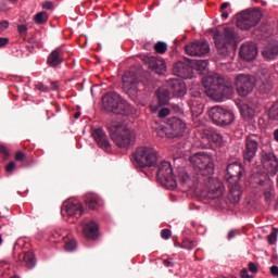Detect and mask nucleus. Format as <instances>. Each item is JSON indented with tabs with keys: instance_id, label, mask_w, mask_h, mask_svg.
I'll return each instance as SVG.
<instances>
[{
	"instance_id": "f257e3e1",
	"label": "nucleus",
	"mask_w": 278,
	"mask_h": 278,
	"mask_svg": "<svg viewBox=\"0 0 278 278\" xmlns=\"http://www.w3.org/2000/svg\"><path fill=\"white\" fill-rule=\"evenodd\" d=\"M242 175H244V167H242V164L238 162L228 164L225 179L228 182V199L230 203H240V199L242 198V187L239 181L242 179Z\"/></svg>"
},
{
	"instance_id": "f03ea898",
	"label": "nucleus",
	"mask_w": 278,
	"mask_h": 278,
	"mask_svg": "<svg viewBox=\"0 0 278 278\" xmlns=\"http://www.w3.org/2000/svg\"><path fill=\"white\" fill-rule=\"evenodd\" d=\"M202 84L205 88V93L213 101H225V99H229L233 94V87L223 84V80L214 76L204 77Z\"/></svg>"
},
{
	"instance_id": "7ed1b4c3",
	"label": "nucleus",
	"mask_w": 278,
	"mask_h": 278,
	"mask_svg": "<svg viewBox=\"0 0 278 278\" xmlns=\"http://www.w3.org/2000/svg\"><path fill=\"white\" fill-rule=\"evenodd\" d=\"M108 129L111 140L118 149H129L136 143V130L121 124H113Z\"/></svg>"
},
{
	"instance_id": "20e7f679",
	"label": "nucleus",
	"mask_w": 278,
	"mask_h": 278,
	"mask_svg": "<svg viewBox=\"0 0 278 278\" xmlns=\"http://www.w3.org/2000/svg\"><path fill=\"white\" fill-rule=\"evenodd\" d=\"M213 38L218 54L222 58H227L229 55V47L238 40V33L233 27H225L223 34L215 33Z\"/></svg>"
},
{
	"instance_id": "39448f33",
	"label": "nucleus",
	"mask_w": 278,
	"mask_h": 278,
	"mask_svg": "<svg viewBox=\"0 0 278 278\" xmlns=\"http://www.w3.org/2000/svg\"><path fill=\"white\" fill-rule=\"evenodd\" d=\"M132 164L138 168H152L157 166V151L151 147L141 146L132 153Z\"/></svg>"
},
{
	"instance_id": "423d86ee",
	"label": "nucleus",
	"mask_w": 278,
	"mask_h": 278,
	"mask_svg": "<svg viewBox=\"0 0 278 278\" xmlns=\"http://www.w3.org/2000/svg\"><path fill=\"white\" fill-rule=\"evenodd\" d=\"M190 164L194 170H199L203 177H210L214 174V157L207 152H198L189 157Z\"/></svg>"
},
{
	"instance_id": "0eeeda50",
	"label": "nucleus",
	"mask_w": 278,
	"mask_h": 278,
	"mask_svg": "<svg viewBox=\"0 0 278 278\" xmlns=\"http://www.w3.org/2000/svg\"><path fill=\"white\" fill-rule=\"evenodd\" d=\"M262 21V11L258 9L247 10L237 14L236 25L242 31H247L255 27Z\"/></svg>"
},
{
	"instance_id": "6e6552de",
	"label": "nucleus",
	"mask_w": 278,
	"mask_h": 278,
	"mask_svg": "<svg viewBox=\"0 0 278 278\" xmlns=\"http://www.w3.org/2000/svg\"><path fill=\"white\" fill-rule=\"evenodd\" d=\"M102 108L105 112H112L113 114H123L127 112V101L116 92L106 93L102 98Z\"/></svg>"
},
{
	"instance_id": "1a4fd4ad",
	"label": "nucleus",
	"mask_w": 278,
	"mask_h": 278,
	"mask_svg": "<svg viewBox=\"0 0 278 278\" xmlns=\"http://www.w3.org/2000/svg\"><path fill=\"white\" fill-rule=\"evenodd\" d=\"M208 118L218 127H227L236 121V115L220 105H215L208 110Z\"/></svg>"
},
{
	"instance_id": "9d476101",
	"label": "nucleus",
	"mask_w": 278,
	"mask_h": 278,
	"mask_svg": "<svg viewBox=\"0 0 278 278\" xmlns=\"http://www.w3.org/2000/svg\"><path fill=\"white\" fill-rule=\"evenodd\" d=\"M156 179L163 188L174 189L177 186V179H175V175L173 174V166L166 161L159 165Z\"/></svg>"
},
{
	"instance_id": "9b49d317",
	"label": "nucleus",
	"mask_w": 278,
	"mask_h": 278,
	"mask_svg": "<svg viewBox=\"0 0 278 278\" xmlns=\"http://www.w3.org/2000/svg\"><path fill=\"white\" fill-rule=\"evenodd\" d=\"M235 86L240 97H249L255 88V76L239 74L235 78Z\"/></svg>"
},
{
	"instance_id": "f8f14e48",
	"label": "nucleus",
	"mask_w": 278,
	"mask_h": 278,
	"mask_svg": "<svg viewBox=\"0 0 278 278\" xmlns=\"http://www.w3.org/2000/svg\"><path fill=\"white\" fill-rule=\"evenodd\" d=\"M255 86L262 94H268L273 90V81L270 80V72L261 70L254 76Z\"/></svg>"
},
{
	"instance_id": "ddd939ff",
	"label": "nucleus",
	"mask_w": 278,
	"mask_h": 278,
	"mask_svg": "<svg viewBox=\"0 0 278 278\" xmlns=\"http://www.w3.org/2000/svg\"><path fill=\"white\" fill-rule=\"evenodd\" d=\"M138 86H140V80L131 72H126L123 76V88L126 94L131 99H135L138 94Z\"/></svg>"
},
{
	"instance_id": "4468645a",
	"label": "nucleus",
	"mask_w": 278,
	"mask_h": 278,
	"mask_svg": "<svg viewBox=\"0 0 278 278\" xmlns=\"http://www.w3.org/2000/svg\"><path fill=\"white\" fill-rule=\"evenodd\" d=\"M61 212L70 218H81L84 205L77 200H67L63 203Z\"/></svg>"
},
{
	"instance_id": "2eb2a0df",
	"label": "nucleus",
	"mask_w": 278,
	"mask_h": 278,
	"mask_svg": "<svg viewBox=\"0 0 278 278\" xmlns=\"http://www.w3.org/2000/svg\"><path fill=\"white\" fill-rule=\"evenodd\" d=\"M260 149V136L250 135L245 138V149L243 151V157L245 162H251L255 155H257V150Z\"/></svg>"
},
{
	"instance_id": "dca6fc26",
	"label": "nucleus",
	"mask_w": 278,
	"mask_h": 278,
	"mask_svg": "<svg viewBox=\"0 0 278 278\" xmlns=\"http://www.w3.org/2000/svg\"><path fill=\"white\" fill-rule=\"evenodd\" d=\"M187 55L191 58H203L210 53V43L203 41H194L185 46Z\"/></svg>"
},
{
	"instance_id": "f3484780",
	"label": "nucleus",
	"mask_w": 278,
	"mask_h": 278,
	"mask_svg": "<svg viewBox=\"0 0 278 278\" xmlns=\"http://www.w3.org/2000/svg\"><path fill=\"white\" fill-rule=\"evenodd\" d=\"M207 186L208 191L206 193V199L214 201L216 199H222L223 194H225V186H223V182L217 179L210 178Z\"/></svg>"
},
{
	"instance_id": "a211bd4d",
	"label": "nucleus",
	"mask_w": 278,
	"mask_h": 278,
	"mask_svg": "<svg viewBox=\"0 0 278 278\" xmlns=\"http://www.w3.org/2000/svg\"><path fill=\"white\" fill-rule=\"evenodd\" d=\"M167 125L170 129L169 138H180L186 132V123L178 117L168 118Z\"/></svg>"
},
{
	"instance_id": "6ab92c4d",
	"label": "nucleus",
	"mask_w": 278,
	"mask_h": 278,
	"mask_svg": "<svg viewBox=\"0 0 278 278\" xmlns=\"http://www.w3.org/2000/svg\"><path fill=\"white\" fill-rule=\"evenodd\" d=\"M167 88L174 97L181 98L186 97V92H188V88L186 87V83L181 79L172 78L167 81Z\"/></svg>"
},
{
	"instance_id": "aec40b11",
	"label": "nucleus",
	"mask_w": 278,
	"mask_h": 278,
	"mask_svg": "<svg viewBox=\"0 0 278 278\" xmlns=\"http://www.w3.org/2000/svg\"><path fill=\"white\" fill-rule=\"evenodd\" d=\"M262 165L269 175H277L278 159L274 153H263Z\"/></svg>"
},
{
	"instance_id": "412c9836",
	"label": "nucleus",
	"mask_w": 278,
	"mask_h": 278,
	"mask_svg": "<svg viewBox=\"0 0 278 278\" xmlns=\"http://www.w3.org/2000/svg\"><path fill=\"white\" fill-rule=\"evenodd\" d=\"M143 62L146 66H148L150 71L156 73V75H164V72L166 71V62L163 60H159L155 56H146Z\"/></svg>"
},
{
	"instance_id": "4be33fe9",
	"label": "nucleus",
	"mask_w": 278,
	"mask_h": 278,
	"mask_svg": "<svg viewBox=\"0 0 278 278\" xmlns=\"http://www.w3.org/2000/svg\"><path fill=\"white\" fill-rule=\"evenodd\" d=\"M239 55L245 62H252L257 58V46L253 42H245L240 47Z\"/></svg>"
},
{
	"instance_id": "5701e85b",
	"label": "nucleus",
	"mask_w": 278,
	"mask_h": 278,
	"mask_svg": "<svg viewBox=\"0 0 278 278\" xmlns=\"http://www.w3.org/2000/svg\"><path fill=\"white\" fill-rule=\"evenodd\" d=\"M92 138L100 149H103V151H110L112 144L110 143V139H108V135L105 131H103V129L98 128L93 130Z\"/></svg>"
},
{
	"instance_id": "b1692460",
	"label": "nucleus",
	"mask_w": 278,
	"mask_h": 278,
	"mask_svg": "<svg viewBox=\"0 0 278 278\" xmlns=\"http://www.w3.org/2000/svg\"><path fill=\"white\" fill-rule=\"evenodd\" d=\"M16 266H25V268L31 269L36 267V255L33 252H25L18 254L15 258Z\"/></svg>"
},
{
	"instance_id": "393cba45",
	"label": "nucleus",
	"mask_w": 278,
	"mask_h": 278,
	"mask_svg": "<svg viewBox=\"0 0 278 278\" xmlns=\"http://www.w3.org/2000/svg\"><path fill=\"white\" fill-rule=\"evenodd\" d=\"M64 62V52H62V50L60 48L53 50L47 60V64L48 66H60V64H62Z\"/></svg>"
},
{
	"instance_id": "a878e982",
	"label": "nucleus",
	"mask_w": 278,
	"mask_h": 278,
	"mask_svg": "<svg viewBox=\"0 0 278 278\" xmlns=\"http://www.w3.org/2000/svg\"><path fill=\"white\" fill-rule=\"evenodd\" d=\"M83 233L89 240H96L99 237V224L94 222L87 223L83 228Z\"/></svg>"
},
{
	"instance_id": "bb28decb",
	"label": "nucleus",
	"mask_w": 278,
	"mask_h": 278,
	"mask_svg": "<svg viewBox=\"0 0 278 278\" xmlns=\"http://www.w3.org/2000/svg\"><path fill=\"white\" fill-rule=\"evenodd\" d=\"M173 73L176 77L188 79V77H190V66L184 62H178L174 65Z\"/></svg>"
},
{
	"instance_id": "cd10ccee",
	"label": "nucleus",
	"mask_w": 278,
	"mask_h": 278,
	"mask_svg": "<svg viewBox=\"0 0 278 278\" xmlns=\"http://www.w3.org/2000/svg\"><path fill=\"white\" fill-rule=\"evenodd\" d=\"M257 103L248 102L241 106V114L244 118H253L257 115Z\"/></svg>"
},
{
	"instance_id": "c85d7f7f",
	"label": "nucleus",
	"mask_w": 278,
	"mask_h": 278,
	"mask_svg": "<svg viewBox=\"0 0 278 278\" xmlns=\"http://www.w3.org/2000/svg\"><path fill=\"white\" fill-rule=\"evenodd\" d=\"M85 204L89 210H99L101 206V198L96 193H87L85 197Z\"/></svg>"
},
{
	"instance_id": "c756f323",
	"label": "nucleus",
	"mask_w": 278,
	"mask_h": 278,
	"mask_svg": "<svg viewBox=\"0 0 278 278\" xmlns=\"http://www.w3.org/2000/svg\"><path fill=\"white\" fill-rule=\"evenodd\" d=\"M262 55L263 58H265V60H275V58H277L278 55V43L277 42L269 43L262 51Z\"/></svg>"
},
{
	"instance_id": "7c9ffc66",
	"label": "nucleus",
	"mask_w": 278,
	"mask_h": 278,
	"mask_svg": "<svg viewBox=\"0 0 278 278\" xmlns=\"http://www.w3.org/2000/svg\"><path fill=\"white\" fill-rule=\"evenodd\" d=\"M156 96L159 99V105H168V101H170L169 89L157 90Z\"/></svg>"
},
{
	"instance_id": "2f4dec72",
	"label": "nucleus",
	"mask_w": 278,
	"mask_h": 278,
	"mask_svg": "<svg viewBox=\"0 0 278 278\" xmlns=\"http://www.w3.org/2000/svg\"><path fill=\"white\" fill-rule=\"evenodd\" d=\"M208 64L210 63L207 60H194L191 62V67L198 73H205V71H207Z\"/></svg>"
},
{
	"instance_id": "473e14b6",
	"label": "nucleus",
	"mask_w": 278,
	"mask_h": 278,
	"mask_svg": "<svg viewBox=\"0 0 278 278\" xmlns=\"http://www.w3.org/2000/svg\"><path fill=\"white\" fill-rule=\"evenodd\" d=\"M263 195H264L266 203H271L273 199H275V187H273V185L268 184L263 191Z\"/></svg>"
},
{
	"instance_id": "72a5a7b5",
	"label": "nucleus",
	"mask_w": 278,
	"mask_h": 278,
	"mask_svg": "<svg viewBox=\"0 0 278 278\" xmlns=\"http://www.w3.org/2000/svg\"><path fill=\"white\" fill-rule=\"evenodd\" d=\"M47 21H49V14L45 11H41L34 16V22L37 25H45Z\"/></svg>"
},
{
	"instance_id": "f704fd0d",
	"label": "nucleus",
	"mask_w": 278,
	"mask_h": 278,
	"mask_svg": "<svg viewBox=\"0 0 278 278\" xmlns=\"http://www.w3.org/2000/svg\"><path fill=\"white\" fill-rule=\"evenodd\" d=\"M208 142H214V144H223V136L216 131H211L207 134Z\"/></svg>"
},
{
	"instance_id": "c9c22d12",
	"label": "nucleus",
	"mask_w": 278,
	"mask_h": 278,
	"mask_svg": "<svg viewBox=\"0 0 278 278\" xmlns=\"http://www.w3.org/2000/svg\"><path fill=\"white\" fill-rule=\"evenodd\" d=\"M154 51L160 55H164L168 51V45L164 41H159L154 45Z\"/></svg>"
},
{
	"instance_id": "e433bc0d",
	"label": "nucleus",
	"mask_w": 278,
	"mask_h": 278,
	"mask_svg": "<svg viewBox=\"0 0 278 278\" xmlns=\"http://www.w3.org/2000/svg\"><path fill=\"white\" fill-rule=\"evenodd\" d=\"M178 181H180L182 186H188V188H190L191 186L190 182L192 181V179H190V176L188 175V173L182 172L178 175Z\"/></svg>"
},
{
	"instance_id": "4c0bfd02",
	"label": "nucleus",
	"mask_w": 278,
	"mask_h": 278,
	"mask_svg": "<svg viewBox=\"0 0 278 278\" xmlns=\"http://www.w3.org/2000/svg\"><path fill=\"white\" fill-rule=\"evenodd\" d=\"M197 247V241H192L190 239H184L180 248L181 249H187V251H192Z\"/></svg>"
},
{
	"instance_id": "58836bf2",
	"label": "nucleus",
	"mask_w": 278,
	"mask_h": 278,
	"mask_svg": "<svg viewBox=\"0 0 278 278\" xmlns=\"http://www.w3.org/2000/svg\"><path fill=\"white\" fill-rule=\"evenodd\" d=\"M268 116L270 121H278V102L270 108Z\"/></svg>"
},
{
	"instance_id": "ea45409f",
	"label": "nucleus",
	"mask_w": 278,
	"mask_h": 278,
	"mask_svg": "<svg viewBox=\"0 0 278 278\" xmlns=\"http://www.w3.org/2000/svg\"><path fill=\"white\" fill-rule=\"evenodd\" d=\"M77 249V241L75 239H70L65 241V250L75 251Z\"/></svg>"
},
{
	"instance_id": "a19ab883",
	"label": "nucleus",
	"mask_w": 278,
	"mask_h": 278,
	"mask_svg": "<svg viewBox=\"0 0 278 278\" xmlns=\"http://www.w3.org/2000/svg\"><path fill=\"white\" fill-rule=\"evenodd\" d=\"M156 136H159V138H166V136H168L166 126H160L156 129Z\"/></svg>"
},
{
	"instance_id": "79ce46f5",
	"label": "nucleus",
	"mask_w": 278,
	"mask_h": 278,
	"mask_svg": "<svg viewBox=\"0 0 278 278\" xmlns=\"http://www.w3.org/2000/svg\"><path fill=\"white\" fill-rule=\"evenodd\" d=\"M15 162H25L27 160V155L23 151H17L14 156Z\"/></svg>"
},
{
	"instance_id": "37998d69",
	"label": "nucleus",
	"mask_w": 278,
	"mask_h": 278,
	"mask_svg": "<svg viewBox=\"0 0 278 278\" xmlns=\"http://www.w3.org/2000/svg\"><path fill=\"white\" fill-rule=\"evenodd\" d=\"M5 173H9V175H12L14 170H16V163L14 161H11L8 165L4 167Z\"/></svg>"
},
{
	"instance_id": "c03bdc74",
	"label": "nucleus",
	"mask_w": 278,
	"mask_h": 278,
	"mask_svg": "<svg viewBox=\"0 0 278 278\" xmlns=\"http://www.w3.org/2000/svg\"><path fill=\"white\" fill-rule=\"evenodd\" d=\"M170 236H173V231H170L168 228H165L161 231V238L163 240H169Z\"/></svg>"
},
{
	"instance_id": "a18cd8bd",
	"label": "nucleus",
	"mask_w": 278,
	"mask_h": 278,
	"mask_svg": "<svg viewBox=\"0 0 278 278\" xmlns=\"http://www.w3.org/2000/svg\"><path fill=\"white\" fill-rule=\"evenodd\" d=\"M35 89L36 90H39V92H49V90H50V88L49 87H47L45 84H42V83H37L36 85H35Z\"/></svg>"
},
{
	"instance_id": "49530a36",
	"label": "nucleus",
	"mask_w": 278,
	"mask_h": 278,
	"mask_svg": "<svg viewBox=\"0 0 278 278\" xmlns=\"http://www.w3.org/2000/svg\"><path fill=\"white\" fill-rule=\"evenodd\" d=\"M170 114V110L168 108H164V109H161L159 111V118H166V116H168Z\"/></svg>"
},
{
	"instance_id": "de8ad7c7",
	"label": "nucleus",
	"mask_w": 278,
	"mask_h": 278,
	"mask_svg": "<svg viewBox=\"0 0 278 278\" xmlns=\"http://www.w3.org/2000/svg\"><path fill=\"white\" fill-rule=\"evenodd\" d=\"M267 240L269 244H275V242H277V231H271L270 235H268Z\"/></svg>"
},
{
	"instance_id": "09e8293b",
	"label": "nucleus",
	"mask_w": 278,
	"mask_h": 278,
	"mask_svg": "<svg viewBox=\"0 0 278 278\" xmlns=\"http://www.w3.org/2000/svg\"><path fill=\"white\" fill-rule=\"evenodd\" d=\"M248 268H249L250 273L257 274L260 271V269L257 268V265H255V263H253V262L249 263Z\"/></svg>"
},
{
	"instance_id": "8fccbe9b",
	"label": "nucleus",
	"mask_w": 278,
	"mask_h": 278,
	"mask_svg": "<svg viewBox=\"0 0 278 278\" xmlns=\"http://www.w3.org/2000/svg\"><path fill=\"white\" fill-rule=\"evenodd\" d=\"M62 237V230H53L51 232V240H58V238Z\"/></svg>"
},
{
	"instance_id": "3c124183",
	"label": "nucleus",
	"mask_w": 278,
	"mask_h": 278,
	"mask_svg": "<svg viewBox=\"0 0 278 278\" xmlns=\"http://www.w3.org/2000/svg\"><path fill=\"white\" fill-rule=\"evenodd\" d=\"M0 155H4V157H10V152L5 146H0Z\"/></svg>"
},
{
	"instance_id": "603ef678",
	"label": "nucleus",
	"mask_w": 278,
	"mask_h": 278,
	"mask_svg": "<svg viewBox=\"0 0 278 278\" xmlns=\"http://www.w3.org/2000/svg\"><path fill=\"white\" fill-rule=\"evenodd\" d=\"M43 10H53V2L51 1H46L42 3Z\"/></svg>"
},
{
	"instance_id": "864d4df0",
	"label": "nucleus",
	"mask_w": 278,
	"mask_h": 278,
	"mask_svg": "<svg viewBox=\"0 0 278 278\" xmlns=\"http://www.w3.org/2000/svg\"><path fill=\"white\" fill-rule=\"evenodd\" d=\"M270 275H273V277H278V266L277 265H273L270 268Z\"/></svg>"
},
{
	"instance_id": "5fc2aeb1",
	"label": "nucleus",
	"mask_w": 278,
	"mask_h": 278,
	"mask_svg": "<svg viewBox=\"0 0 278 278\" xmlns=\"http://www.w3.org/2000/svg\"><path fill=\"white\" fill-rule=\"evenodd\" d=\"M18 34L25 35L27 34V26L26 25H18L17 26Z\"/></svg>"
},
{
	"instance_id": "6e6d98bb",
	"label": "nucleus",
	"mask_w": 278,
	"mask_h": 278,
	"mask_svg": "<svg viewBox=\"0 0 278 278\" xmlns=\"http://www.w3.org/2000/svg\"><path fill=\"white\" fill-rule=\"evenodd\" d=\"M240 277H241V278H253L251 275H249V271L247 270V268H243V269L240 271Z\"/></svg>"
},
{
	"instance_id": "4d7b16f0",
	"label": "nucleus",
	"mask_w": 278,
	"mask_h": 278,
	"mask_svg": "<svg viewBox=\"0 0 278 278\" xmlns=\"http://www.w3.org/2000/svg\"><path fill=\"white\" fill-rule=\"evenodd\" d=\"M10 42V39L0 37V48L5 47Z\"/></svg>"
},
{
	"instance_id": "13d9d810",
	"label": "nucleus",
	"mask_w": 278,
	"mask_h": 278,
	"mask_svg": "<svg viewBox=\"0 0 278 278\" xmlns=\"http://www.w3.org/2000/svg\"><path fill=\"white\" fill-rule=\"evenodd\" d=\"M163 264H164V266H166V268H173L175 266V264H173V262H170L168 260H164Z\"/></svg>"
},
{
	"instance_id": "bf43d9fd",
	"label": "nucleus",
	"mask_w": 278,
	"mask_h": 278,
	"mask_svg": "<svg viewBox=\"0 0 278 278\" xmlns=\"http://www.w3.org/2000/svg\"><path fill=\"white\" fill-rule=\"evenodd\" d=\"M0 27H2L3 29H8V27H10V22L3 20L0 22Z\"/></svg>"
},
{
	"instance_id": "052dcab7",
	"label": "nucleus",
	"mask_w": 278,
	"mask_h": 278,
	"mask_svg": "<svg viewBox=\"0 0 278 278\" xmlns=\"http://www.w3.org/2000/svg\"><path fill=\"white\" fill-rule=\"evenodd\" d=\"M236 233H237L236 230H230L228 232V240H233V238H236Z\"/></svg>"
},
{
	"instance_id": "680f3d73",
	"label": "nucleus",
	"mask_w": 278,
	"mask_h": 278,
	"mask_svg": "<svg viewBox=\"0 0 278 278\" xmlns=\"http://www.w3.org/2000/svg\"><path fill=\"white\" fill-rule=\"evenodd\" d=\"M50 84H51L50 90H58V88H60L56 81H51Z\"/></svg>"
},
{
	"instance_id": "e2e57ef3",
	"label": "nucleus",
	"mask_w": 278,
	"mask_h": 278,
	"mask_svg": "<svg viewBox=\"0 0 278 278\" xmlns=\"http://www.w3.org/2000/svg\"><path fill=\"white\" fill-rule=\"evenodd\" d=\"M172 108H173L174 112H176V113L181 112V108H179V105H177V104H172Z\"/></svg>"
},
{
	"instance_id": "0e129e2a",
	"label": "nucleus",
	"mask_w": 278,
	"mask_h": 278,
	"mask_svg": "<svg viewBox=\"0 0 278 278\" xmlns=\"http://www.w3.org/2000/svg\"><path fill=\"white\" fill-rule=\"evenodd\" d=\"M227 8H229V2L222 3L220 10H227Z\"/></svg>"
},
{
	"instance_id": "69168bd1",
	"label": "nucleus",
	"mask_w": 278,
	"mask_h": 278,
	"mask_svg": "<svg viewBox=\"0 0 278 278\" xmlns=\"http://www.w3.org/2000/svg\"><path fill=\"white\" fill-rule=\"evenodd\" d=\"M222 18H229V12L223 11L222 12Z\"/></svg>"
},
{
	"instance_id": "338daca9",
	"label": "nucleus",
	"mask_w": 278,
	"mask_h": 278,
	"mask_svg": "<svg viewBox=\"0 0 278 278\" xmlns=\"http://www.w3.org/2000/svg\"><path fill=\"white\" fill-rule=\"evenodd\" d=\"M274 140L278 142V128L274 131Z\"/></svg>"
},
{
	"instance_id": "774afa93",
	"label": "nucleus",
	"mask_w": 278,
	"mask_h": 278,
	"mask_svg": "<svg viewBox=\"0 0 278 278\" xmlns=\"http://www.w3.org/2000/svg\"><path fill=\"white\" fill-rule=\"evenodd\" d=\"M271 262H273L274 264L277 263V256H276V255H274V256L271 257Z\"/></svg>"
}]
</instances>
